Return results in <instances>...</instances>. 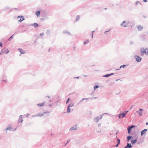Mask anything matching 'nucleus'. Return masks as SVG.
Masks as SVG:
<instances>
[{
	"label": "nucleus",
	"instance_id": "23",
	"mask_svg": "<svg viewBox=\"0 0 148 148\" xmlns=\"http://www.w3.org/2000/svg\"><path fill=\"white\" fill-rule=\"evenodd\" d=\"M136 5H141V4H140V3L139 2H138V1H137L136 3Z\"/></svg>",
	"mask_w": 148,
	"mask_h": 148
},
{
	"label": "nucleus",
	"instance_id": "13",
	"mask_svg": "<svg viewBox=\"0 0 148 148\" xmlns=\"http://www.w3.org/2000/svg\"><path fill=\"white\" fill-rule=\"evenodd\" d=\"M125 21H123L122 23V24H121V25L123 26V27H126L127 26V25L126 24H125Z\"/></svg>",
	"mask_w": 148,
	"mask_h": 148
},
{
	"label": "nucleus",
	"instance_id": "24",
	"mask_svg": "<svg viewBox=\"0 0 148 148\" xmlns=\"http://www.w3.org/2000/svg\"><path fill=\"white\" fill-rule=\"evenodd\" d=\"M77 129H76V128H74V127H71V128H70V130H76Z\"/></svg>",
	"mask_w": 148,
	"mask_h": 148
},
{
	"label": "nucleus",
	"instance_id": "26",
	"mask_svg": "<svg viewBox=\"0 0 148 148\" xmlns=\"http://www.w3.org/2000/svg\"><path fill=\"white\" fill-rule=\"evenodd\" d=\"M11 129H12V127H10L7 128L6 129V130H11Z\"/></svg>",
	"mask_w": 148,
	"mask_h": 148
},
{
	"label": "nucleus",
	"instance_id": "2",
	"mask_svg": "<svg viewBox=\"0 0 148 148\" xmlns=\"http://www.w3.org/2000/svg\"><path fill=\"white\" fill-rule=\"evenodd\" d=\"M128 112V111H125L123 113L120 114L119 117V118H123L124 117Z\"/></svg>",
	"mask_w": 148,
	"mask_h": 148
},
{
	"label": "nucleus",
	"instance_id": "25",
	"mask_svg": "<svg viewBox=\"0 0 148 148\" xmlns=\"http://www.w3.org/2000/svg\"><path fill=\"white\" fill-rule=\"evenodd\" d=\"M139 110L137 111L136 112H138V114H139L140 115V116H141L142 115V113L140 112H139Z\"/></svg>",
	"mask_w": 148,
	"mask_h": 148
},
{
	"label": "nucleus",
	"instance_id": "40",
	"mask_svg": "<svg viewBox=\"0 0 148 148\" xmlns=\"http://www.w3.org/2000/svg\"><path fill=\"white\" fill-rule=\"evenodd\" d=\"M70 141V140H68L67 141V143H68Z\"/></svg>",
	"mask_w": 148,
	"mask_h": 148
},
{
	"label": "nucleus",
	"instance_id": "34",
	"mask_svg": "<svg viewBox=\"0 0 148 148\" xmlns=\"http://www.w3.org/2000/svg\"><path fill=\"white\" fill-rule=\"evenodd\" d=\"M94 32V31L92 32V38H93V33Z\"/></svg>",
	"mask_w": 148,
	"mask_h": 148
},
{
	"label": "nucleus",
	"instance_id": "21",
	"mask_svg": "<svg viewBox=\"0 0 148 148\" xmlns=\"http://www.w3.org/2000/svg\"><path fill=\"white\" fill-rule=\"evenodd\" d=\"M89 40H86L84 42V44H85L88 43Z\"/></svg>",
	"mask_w": 148,
	"mask_h": 148
},
{
	"label": "nucleus",
	"instance_id": "38",
	"mask_svg": "<svg viewBox=\"0 0 148 148\" xmlns=\"http://www.w3.org/2000/svg\"><path fill=\"white\" fill-rule=\"evenodd\" d=\"M145 36H148V34L147 35H145Z\"/></svg>",
	"mask_w": 148,
	"mask_h": 148
},
{
	"label": "nucleus",
	"instance_id": "15",
	"mask_svg": "<svg viewBox=\"0 0 148 148\" xmlns=\"http://www.w3.org/2000/svg\"><path fill=\"white\" fill-rule=\"evenodd\" d=\"M33 26L35 27H36L38 26V24L37 23H35L33 24Z\"/></svg>",
	"mask_w": 148,
	"mask_h": 148
},
{
	"label": "nucleus",
	"instance_id": "17",
	"mask_svg": "<svg viewBox=\"0 0 148 148\" xmlns=\"http://www.w3.org/2000/svg\"><path fill=\"white\" fill-rule=\"evenodd\" d=\"M40 13V11L36 12V14L37 16V17H39Z\"/></svg>",
	"mask_w": 148,
	"mask_h": 148
},
{
	"label": "nucleus",
	"instance_id": "28",
	"mask_svg": "<svg viewBox=\"0 0 148 148\" xmlns=\"http://www.w3.org/2000/svg\"><path fill=\"white\" fill-rule=\"evenodd\" d=\"M125 66V65H122V66H121L120 67V68H121L122 67L123 68H124Z\"/></svg>",
	"mask_w": 148,
	"mask_h": 148
},
{
	"label": "nucleus",
	"instance_id": "37",
	"mask_svg": "<svg viewBox=\"0 0 148 148\" xmlns=\"http://www.w3.org/2000/svg\"><path fill=\"white\" fill-rule=\"evenodd\" d=\"M143 1L144 2H146L147 1V0H144Z\"/></svg>",
	"mask_w": 148,
	"mask_h": 148
},
{
	"label": "nucleus",
	"instance_id": "18",
	"mask_svg": "<svg viewBox=\"0 0 148 148\" xmlns=\"http://www.w3.org/2000/svg\"><path fill=\"white\" fill-rule=\"evenodd\" d=\"M117 141L118 142V144H117L116 145V146H115L116 147H118L119 144V143H120V140L119 139V138H117Z\"/></svg>",
	"mask_w": 148,
	"mask_h": 148
},
{
	"label": "nucleus",
	"instance_id": "39",
	"mask_svg": "<svg viewBox=\"0 0 148 148\" xmlns=\"http://www.w3.org/2000/svg\"><path fill=\"white\" fill-rule=\"evenodd\" d=\"M146 124V125H148V122H147Z\"/></svg>",
	"mask_w": 148,
	"mask_h": 148
},
{
	"label": "nucleus",
	"instance_id": "19",
	"mask_svg": "<svg viewBox=\"0 0 148 148\" xmlns=\"http://www.w3.org/2000/svg\"><path fill=\"white\" fill-rule=\"evenodd\" d=\"M132 138V136H128L127 137V141L129 142V140Z\"/></svg>",
	"mask_w": 148,
	"mask_h": 148
},
{
	"label": "nucleus",
	"instance_id": "14",
	"mask_svg": "<svg viewBox=\"0 0 148 148\" xmlns=\"http://www.w3.org/2000/svg\"><path fill=\"white\" fill-rule=\"evenodd\" d=\"M137 140L135 139L131 141V143H132V144H134L135 143H136V142H137Z\"/></svg>",
	"mask_w": 148,
	"mask_h": 148
},
{
	"label": "nucleus",
	"instance_id": "12",
	"mask_svg": "<svg viewBox=\"0 0 148 148\" xmlns=\"http://www.w3.org/2000/svg\"><path fill=\"white\" fill-rule=\"evenodd\" d=\"M132 147V146L130 144L129 145V144L127 143V146L125 147L124 148H130Z\"/></svg>",
	"mask_w": 148,
	"mask_h": 148
},
{
	"label": "nucleus",
	"instance_id": "36",
	"mask_svg": "<svg viewBox=\"0 0 148 148\" xmlns=\"http://www.w3.org/2000/svg\"><path fill=\"white\" fill-rule=\"evenodd\" d=\"M13 35L9 39H8V40H10V39L11 38H12V36H13Z\"/></svg>",
	"mask_w": 148,
	"mask_h": 148
},
{
	"label": "nucleus",
	"instance_id": "4",
	"mask_svg": "<svg viewBox=\"0 0 148 148\" xmlns=\"http://www.w3.org/2000/svg\"><path fill=\"white\" fill-rule=\"evenodd\" d=\"M134 127H135V126L134 125L131 126H129V128L127 129L128 132L129 134L131 133V129Z\"/></svg>",
	"mask_w": 148,
	"mask_h": 148
},
{
	"label": "nucleus",
	"instance_id": "3",
	"mask_svg": "<svg viewBox=\"0 0 148 148\" xmlns=\"http://www.w3.org/2000/svg\"><path fill=\"white\" fill-rule=\"evenodd\" d=\"M18 19L19 21H22L24 20V18L22 16H20L18 17Z\"/></svg>",
	"mask_w": 148,
	"mask_h": 148
},
{
	"label": "nucleus",
	"instance_id": "10",
	"mask_svg": "<svg viewBox=\"0 0 148 148\" xmlns=\"http://www.w3.org/2000/svg\"><path fill=\"white\" fill-rule=\"evenodd\" d=\"M136 60L137 61L140 62L141 60V58L138 56H137L136 57Z\"/></svg>",
	"mask_w": 148,
	"mask_h": 148
},
{
	"label": "nucleus",
	"instance_id": "30",
	"mask_svg": "<svg viewBox=\"0 0 148 148\" xmlns=\"http://www.w3.org/2000/svg\"><path fill=\"white\" fill-rule=\"evenodd\" d=\"M70 100L69 98L68 99V100L66 101V103L67 104L69 103V101Z\"/></svg>",
	"mask_w": 148,
	"mask_h": 148
},
{
	"label": "nucleus",
	"instance_id": "1",
	"mask_svg": "<svg viewBox=\"0 0 148 148\" xmlns=\"http://www.w3.org/2000/svg\"><path fill=\"white\" fill-rule=\"evenodd\" d=\"M148 55V48H142L140 49V54L141 56H143L144 54Z\"/></svg>",
	"mask_w": 148,
	"mask_h": 148
},
{
	"label": "nucleus",
	"instance_id": "31",
	"mask_svg": "<svg viewBox=\"0 0 148 148\" xmlns=\"http://www.w3.org/2000/svg\"><path fill=\"white\" fill-rule=\"evenodd\" d=\"M88 99V98H84V99H83L81 101L84 100H85V99H86V100H87Z\"/></svg>",
	"mask_w": 148,
	"mask_h": 148
},
{
	"label": "nucleus",
	"instance_id": "35",
	"mask_svg": "<svg viewBox=\"0 0 148 148\" xmlns=\"http://www.w3.org/2000/svg\"><path fill=\"white\" fill-rule=\"evenodd\" d=\"M77 19L76 20V21H77V20L78 19H79V16H77Z\"/></svg>",
	"mask_w": 148,
	"mask_h": 148
},
{
	"label": "nucleus",
	"instance_id": "27",
	"mask_svg": "<svg viewBox=\"0 0 148 148\" xmlns=\"http://www.w3.org/2000/svg\"><path fill=\"white\" fill-rule=\"evenodd\" d=\"M98 87L99 86H95L94 87V89L95 90L96 88H98Z\"/></svg>",
	"mask_w": 148,
	"mask_h": 148
},
{
	"label": "nucleus",
	"instance_id": "8",
	"mask_svg": "<svg viewBox=\"0 0 148 148\" xmlns=\"http://www.w3.org/2000/svg\"><path fill=\"white\" fill-rule=\"evenodd\" d=\"M137 28L139 31H140L142 30L143 27L140 25H138L137 27Z\"/></svg>",
	"mask_w": 148,
	"mask_h": 148
},
{
	"label": "nucleus",
	"instance_id": "42",
	"mask_svg": "<svg viewBox=\"0 0 148 148\" xmlns=\"http://www.w3.org/2000/svg\"><path fill=\"white\" fill-rule=\"evenodd\" d=\"M1 53H0V55H1Z\"/></svg>",
	"mask_w": 148,
	"mask_h": 148
},
{
	"label": "nucleus",
	"instance_id": "22",
	"mask_svg": "<svg viewBox=\"0 0 148 148\" xmlns=\"http://www.w3.org/2000/svg\"><path fill=\"white\" fill-rule=\"evenodd\" d=\"M71 111V109H70V108L68 107L67 109V112H69Z\"/></svg>",
	"mask_w": 148,
	"mask_h": 148
},
{
	"label": "nucleus",
	"instance_id": "6",
	"mask_svg": "<svg viewBox=\"0 0 148 148\" xmlns=\"http://www.w3.org/2000/svg\"><path fill=\"white\" fill-rule=\"evenodd\" d=\"M2 51L3 53H5L6 54L8 53L9 52L8 49L5 48L3 49Z\"/></svg>",
	"mask_w": 148,
	"mask_h": 148
},
{
	"label": "nucleus",
	"instance_id": "32",
	"mask_svg": "<svg viewBox=\"0 0 148 148\" xmlns=\"http://www.w3.org/2000/svg\"><path fill=\"white\" fill-rule=\"evenodd\" d=\"M2 43H0V46L1 47H3V45H2Z\"/></svg>",
	"mask_w": 148,
	"mask_h": 148
},
{
	"label": "nucleus",
	"instance_id": "20",
	"mask_svg": "<svg viewBox=\"0 0 148 148\" xmlns=\"http://www.w3.org/2000/svg\"><path fill=\"white\" fill-rule=\"evenodd\" d=\"M74 106V104L73 103H71L70 104V105L69 106V107H72Z\"/></svg>",
	"mask_w": 148,
	"mask_h": 148
},
{
	"label": "nucleus",
	"instance_id": "29",
	"mask_svg": "<svg viewBox=\"0 0 148 148\" xmlns=\"http://www.w3.org/2000/svg\"><path fill=\"white\" fill-rule=\"evenodd\" d=\"M44 35V33H41L40 34V36H43Z\"/></svg>",
	"mask_w": 148,
	"mask_h": 148
},
{
	"label": "nucleus",
	"instance_id": "5",
	"mask_svg": "<svg viewBox=\"0 0 148 148\" xmlns=\"http://www.w3.org/2000/svg\"><path fill=\"white\" fill-rule=\"evenodd\" d=\"M47 112H45L42 113H39L38 114H37L35 116H42L44 114H46Z\"/></svg>",
	"mask_w": 148,
	"mask_h": 148
},
{
	"label": "nucleus",
	"instance_id": "7",
	"mask_svg": "<svg viewBox=\"0 0 148 148\" xmlns=\"http://www.w3.org/2000/svg\"><path fill=\"white\" fill-rule=\"evenodd\" d=\"M147 131V129H145L143 130L141 133V136L143 135V134H144Z\"/></svg>",
	"mask_w": 148,
	"mask_h": 148
},
{
	"label": "nucleus",
	"instance_id": "41",
	"mask_svg": "<svg viewBox=\"0 0 148 148\" xmlns=\"http://www.w3.org/2000/svg\"><path fill=\"white\" fill-rule=\"evenodd\" d=\"M23 121V120H22L21 121V122H22V121Z\"/></svg>",
	"mask_w": 148,
	"mask_h": 148
},
{
	"label": "nucleus",
	"instance_id": "9",
	"mask_svg": "<svg viewBox=\"0 0 148 148\" xmlns=\"http://www.w3.org/2000/svg\"><path fill=\"white\" fill-rule=\"evenodd\" d=\"M18 50L21 53V54H23L25 53V52L21 49H18Z\"/></svg>",
	"mask_w": 148,
	"mask_h": 148
},
{
	"label": "nucleus",
	"instance_id": "11",
	"mask_svg": "<svg viewBox=\"0 0 148 148\" xmlns=\"http://www.w3.org/2000/svg\"><path fill=\"white\" fill-rule=\"evenodd\" d=\"M45 103L43 102L40 103H39L37 104V106L38 107H41L43 106L45 104Z\"/></svg>",
	"mask_w": 148,
	"mask_h": 148
},
{
	"label": "nucleus",
	"instance_id": "33",
	"mask_svg": "<svg viewBox=\"0 0 148 148\" xmlns=\"http://www.w3.org/2000/svg\"><path fill=\"white\" fill-rule=\"evenodd\" d=\"M139 110H140V111H143V109H142L140 108V109H139Z\"/></svg>",
	"mask_w": 148,
	"mask_h": 148
},
{
	"label": "nucleus",
	"instance_id": "16",
	"mask_svg": "<svg viewBox=\"0 0 148 148\" xmlns=\"http://www.w3.org/2000/svg\"><path fill=\"white\" fill-rule=\"evenodd\" d=\"M113 74H114L113 73H112L110 74L105 75L104 76V77H109L110 75H113Z\"/></svg>",
	"mask_w": 148,
	"mask_h": 148
}]
</instances>
